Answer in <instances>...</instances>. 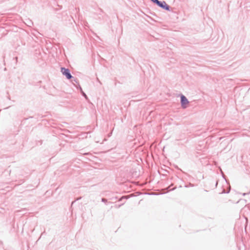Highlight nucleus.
<instances>
[{
  "label": "nucleus",
  "instance_id": "7ed1b4c3",
  "mask_svg": "<svg viewBox=\"0 0 250 250\" xmlns=\"http://www.w3.org/2000/svg\"><path fill=\"white\" fill-rule=\"evenodd\" d=\"M157 5L166 10H169V6L165 1H160V3H158Z\"/></svg>",
  "mask_w": 250,
  "mask_h": 250
},
{
  "label": "nucleus",
  "instance_id": "f03ea898",
  "mask_svg": "<svg viewBox=\"0 0 250 250\" xmlns=\"http://www.w3.org/2000/svg\"><path fill=\"white\" fill-rule=\"evenodd\" d=\"M181 104H182V107L183 108L187 107V106L188 104V99L184 95L181 96Z\"/></svg>",
  "mask_w": 250,
  "mask_h": 250
},
{
  "label": "nucleus",
  "instance_id": "20e7f679",
  "mask_svg": "<svg viewBox=\"0 0 250 250\" xmlns=\"http://www.w3.org/2000/svg\"><path fill=\"white\" fill-rule=\"evenodd\" d=\"M152 2H153L154 3H156L157 4L158 3H160V1H159L158 0H151Z\"/></svg>",
  "mask_w": 250,
  "mask_h": 250
},
{
  "label": "nucleus",
  "instance_id": "f257e3e1",
  "mask_svg": "<svg viewBox=\"0 0 250 250\" xmlns=\"http://www.w3.org/2000/svg\"><path fill=\"white\" fill-rule=\"evenodd\" d=\"M61 72L63 75H65L68 79H70L72 78V76L70 74L69 71L68 69L64 67L61 68Z\"/></svg>",
  "mask_w": 250,
  "mask_h": 250
}]
</instances>
